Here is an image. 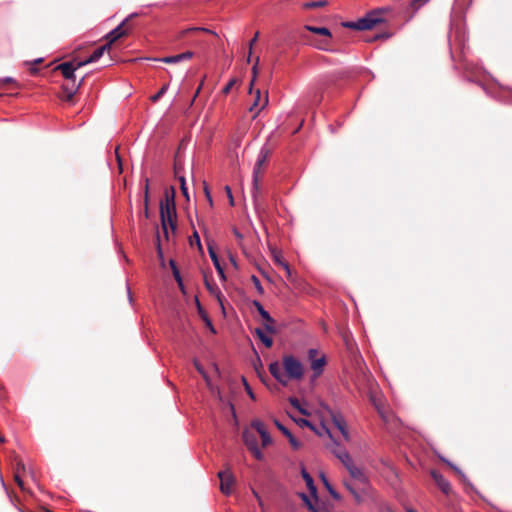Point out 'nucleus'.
<instances>
[{
    "label": "nucleus",
    "instance_id": "1",
    "mask_svg": "<svg viewBox=\"0 0 512 512\" xmlns=\"http://www.w3.org/2000/svg\"><path fill=\"white\" fill-rule=\"evenodd\" d=\"M272 154V149L264 145L258 154L256 163L253 168V186H252V197L255 207H259L261 204V187L260 181L264 174L266 164L269 157Z\"/></svg>",
    "mask_w": 512,
    "mask_h": 512
},
{
    "label": "nucleus",
    "instance_id": "2",
    "mask_svg": "<svg viewBox=\"0 0 512 512\" xmlns=\"http://www.w3.org/2000/svg\"><path fill=\"white\" fill-rule=\"evenodd\" d=\"M384 11V9L373 10L355 22H343L342 26L355 30H369L383 21L381 15Z\"/></svg>",
    "mask_w": 512,
    "mask_h": 512
},
{
    "label": "nucleus",
    "instance_id": "3",
    "mask_svg": "<svg viewBox=\"0 0 512 512\" xmlns=\"http://www.w3.org/2000/svg\"><path fill=\"white\" fill-rule=\"evenodd\" d=\"M282 366L285 371L287 380H300L304 375V367L302 363L292 355L283 357Z\"/></svg>",
    "mask_w": 512,
    "mask_h": 512
},
{
    "label": "nucleus",
    "instance_id": "4",
    "mask_svg": "<svg viewBox=\"0 0 512 512\" xmlns=\"http://www.w3.org/2000/svg\"><path fill=\"white\" fill-rule=\"evenodd\" d=\"M160 220L164 237L169 239L168 228L174 233L177 229V212L176 207H160Z\"/></svg>",
    "mask_w": 512,
    "mask_h": 512
},
{
    "label": "nucleus",
    "instance_id": "5",
    "mask_svg": "<svg viewBox=\"0 0 512 512\" xmlns=\"http://www.w3.org/2000/svg\"><path fill=\"white\" fill-rule=\"evenodd\" d=\"M305 30L312 32L314 34H319L325 37V39L320 40L319 42H315L314 45L316 48L321 50H329L330 39L332 38V34L330 30L326 27H316L312 25H305Z\"/></svg>",
    "mask_w": 512,
    "mask_h": 512
},
{
    "label": "nucleus",
    "instance_id": "6",
    "mask_svg": "<svg viewBox=\"0 0 512 512\" xmlns=\"http://www.w3.org/2000/svg\"><path fill=\"white\" fill-rule=\"evenodd\" d=\"M242 437H243V441H244L246 447L253 454V456L257 460H262L263 459V453L258 448L257 435L254 432H252V431L245 430L243 432Z\"/></svg>",
    "mask_w": 512,
    "mask_h": 512
},
{
    "label": "nucleus",
    "instance_id": "7",
    "mask_svg": "<svg viewBox=\"0 0 512 512\" xmlns=\"http://www.w3.org/2000/svg\"><path fill=\"white\" fill-rule=\"evenodd\" d=\"M308 359L311 362V369L313 371V377L317 378L323 372L324 366L326 365L325 357L319 356V352L316 349H310L308 351Z\"/></svg>",
    "mask_w": 512,
    "mask_h": 512
},
{
    "label": "nucleus",
    "instance_id": "8",
    "mask_svg": "<svg viewBox=\"0 0 512 512\" xmlns=\"http://www.w3.org/2000/svg\"><path fill=\"white\" fill-rule=\"evenodd\" d=\"M220 479V490L223 494L229 495L232 492V487L235 483L234 476L229 467L224 471L218 473Z\"/></svg>",
    "mask_w": 512,
    "mask_h": 512
},
{
    "label": "nucleus",
    "instance_id": "9",
    "mask_svg": "<svg viewBox=\"0 0 512 512\" xmlns=\"http://www.w3.org/2000/svg\"><path fill=\"white\" fill-rule=\"evenodd\" d=\"M252 304L256 308V310L259 312V314L262 317V319L264 320V329H265V331L267 333H271V334L275 333L276 332V329L274 327L275 320L264 309V307L262 306V304L259 301L254 300Z\"/></svg>",
    "mask_w": 512,
    "mask_h": 512
},
{
    "label": "nucleus",
    "instance_id": "10",
    "mask_svg": "<svg viewBox=\"0 0 512 512\" xmlns=\"http://www.w3.org/2000/svg\"><path fill=\"white\" fill-rule=\"evenodd\" d=\"M128 20L129 18L123 20L115 29L110 31L105 38L107 40H110V42H116L120 38L127 36L130 31V27L128 26Z\"/></svg>",
    "mask_w": 512,
    "mask_h": 512
},
{
    "label": "nucleus",
    "instance_id": "11",
    "mask_svg": "<svg viewBox=\"0 0 512 512\" xmlns=\"http://www.w3.org/2000/svg\"><path fill=\"white\" fill-rule=\"evenodd\" d=\"M78 62L79 61H77V60L64 62V63L59 64L56 67V69L62 73L64 78H66L68 80H72L74 82L75 81V71L81 67V66H78Z\"/></svg>",
    "mask_w": 512,
    "mask_h": 512
},
{
    "label": "nucleus",
    "instance_id": "12",
    "mask_svg": "<svg viewBox=\"0 0 512 512\" xmlns=\"http://www.w3.org/2000/svg\"><path fill=\"white\" fill-rule=\"evenodd\" d=\"M430 474L438 488L445 495H449L452 492L450 482L440 472H438L437 470H431Z\"/></svg>",
    "mask_w": 512,
    "mask_h": 512
},
{
    "label": "nucleus",
    "instance_id": "13",
    "mask_svg": "<svg viewBox=\"0 0 512 512\" xmlns=\"http://www.w3.org/2000/svg\"><path fill=\"white\" fill-rule=\"evenodd\" d=\"M349 472L350 476L363 484L362 492H366L368 488V478L360 467H357L354 463L351 464L348 468H346Z\"/></svg>",
    "mask_w": 512,
    "mask_h": 512
},
{
    "label": "nucleus",
    "instance_id": "14",
    "mask_svg": "<svg viewBox=\"0 0 512 512\" xmlns=\"http://www.w3.org/2000/svg\"><path fill=\"white\" fill-rule=\"evenodd\" d=\"M269 372L283 386H286L288 384L287 377L285 373L282 372V368L279 362H272L269 365Z\"/></svg>",
    "mask_w": 512,
    "mask_h": 512
},
{
    "label": "nucleus",
    "instance_id": "15",
    "mask_svg": "<svg viewBox=\"0 0 512 512\" xmlns=\"http://www.w3.org/2000/svg\"><path fill=\"white\" fill-rule=\"evenodd\" d=\"M194 56L192 51H186L173 56H166L158 60L166 64H176L184 60H190Z\"/></svg>",
    "mask_w": 512,
    "mask_h": 512
},
{
    "label": "nucleus",
    "instance_id": "16",
    "mask_svg": "<svg viewBox=\"0 0 512 512\" xmlns=\"http://www.w3.org/2000/svg\"><path fill=\"white\" fill-rule=\"evenodd\" d=\"M208 253H209V256L214 264V267L215 269L217 270L220 278L225 281L226 280V276H225V273H224V269L223 267L221 266L220 264V261H219V258L217 256V253L214 249V246H213V243H208Z\"/></svg>",
    "mask_w": 512,
    "mask_h": 512
},
{
    "label": "nucleus",
    "instance_id": "17",
    "mask_svg": "<svg viewBox=\"0 0 512 512\" xmlns=\"http://www.w3.org/2000/svg\"><path fill=\"white\" fill-rule=\"evenodd\" d=\"M204 284L210 294L215 296L219 304L223 307L224 296L218 286L213 282V280L208 279L207 276L204 277Z\"/></svg>",
    "mask_w": 512,
    "mask_h": 512
},
{
    "label": "nucleus",
    "instance_id": "18",
    "mask_svg": "<svg viewBox=\"0 0 512 512\" xmlns=\"http://www.w3.org/2000/svg\"><path fill=\"white\" fill-rule=\"evenodd\" d=\"M274 423L277 426V428L288 438V441L294 450H298L301 448L302 444L293 436V434L286 427H284L277 420H275Z\"/></svg>",
    "mask_w": 512,
    "mask_h": 512
},
{
    "label": "nucleus",
    "instance_id": "19",
    "mask_svg": "<svg viewBox=\"0 0 512 512\" xmlns=\"http://www.w3.org/2000/svg\"><path fill=\"white\" fill-rule=\"evenodd\" d=\"M301 476H302L303 480L305 481L306 486H307L308 490L310 491L311 495L316 496L317 488L314 484L313 478L306 471L304 466H301Z\"/></svg>",
    "mask_w": 512,
    "mask_h": 512
},
{
    "label": "nucleus",
    "instance_id": "20",
    "mask_svg": "<svg viewBox=\"0 0 512 512\" xmlns=\"http://www.w3.org/2000/svg\"><path fill=\"white\" fill-rule=\"evenodd\" d=\"M176 207L175 206V189L171 187L165 191V198L160 202V207Z\"/></svg>",
    "mask_w": 512,
    "mask_h": 512
},
{
    "label": "nucleus",
    "instance_id": "21",
    "mask_svg": "<svg viewBox=\"0 0 512 512\" xmlns=\"http://www.w3.org/2000/svg\"><path fill=\"white\" fill-rule=\"evenodd\" d=\"M103 49L97 48L86 60L79 61L78 66H85L89 63L96 62L103 56Z\"/></svg>",
    "mask_w": 512,
    "mask_h": 512
},
{
    "label": "nucleus",
    "instance_id": "22",
    "mask_svg": "<svg viewBox=\"0 0 512 512\" xmlns=\"http://www.w3.org/2000/svg\"><path fill=\"white\" fill-rule=\"evenodd\" d=\"M333 423L335 426L339 429L343 437L348 440L349 439V433L345 425V421L340 416H334L333 417Z\"/></svg>",
    "mask_w": 512,
    "mask_h": 512
},
{
    "label": "nucleus",
    "instance_id": "23",
    "mask_svg": "<svg viewBox=\"0 0 512 512\" xmlns=\"http://www.w3.org/2000/svg\"><path fill=\"white\" fill-rule=\"evenodd\" d=\"M255 334L257 335L259 340L265 345V347L270 348L273 345L272 338L267 336L263 329L256 328L255 329Z\"/></svg>",
    "mask_w": 512,
    "mask_h": 512
},
{
    "label": "nucleus",
    "instance_id": "24",
    "mask_svg": "<svg viewBox=\"0 0 512 512\" xmlns=\"http://www.w3.org/2000/svg\"><path fill=\"white\" fill-rule=\"evenodd\" d=\"M197 31H202V32H206V33H211L213 35H217L215 32H213L212 30H209L207 28H200V27H191V28H187V29H184L182 31H180L178 33V35L176 36L175 40H180L182 39L186 34L190 33V32H197Z\"/></svg>",
    "mask_w": 512,
    "mask_h": 512
},
{
    "label": "nucleus",
    "instance_id": "25",
    "mask_svg": "<svg viewBox=\"0 0 512 512\" xmlns=\"http://www.w3.org/2000/svg\"><path fill=\"white\" fill-rule=\"evenodd\" d=\"M337 458L340 460V462L343 464L345 468H348L351 464L354 463L350 454L347 451L341 452Z\"/></svg>",
    "mask_w": 512,
    "mask_h": 512
},
{
    "label": "nucleus",
    "instance_id": "26",
    "mask_svg": "<svg viewBox=\"0 0 512 512\" xmlns=\"http://www.w3.org/2000/svg\"><path fill=\"white\" fill-rule=\"evenodd\" d=\"M258 65H259V57H256L255 59V63L252 67V79H251V82H250V87H249V92L251 93L252 92V89H253V85L256 81V78H257V75H258Z\"/></svg>",
    "mask_w": 512,
    "mask_h": 512
},
{
    "label": "nucleus",
    "instance_id": "27",
    "mask_svg": "<svg viewBox=\"0 0 512 512\" xmlns=\"http://www.w3.org/2000/svg\"><path fill=\"white\" fill-rule=\"evenodd\" d=\"M289 402L290 404L296 408L302 415H309L308 411L306 409H304L303 407H301L300 403H299V400L295 397H291L289 399Z\"/></svg>",
    "mask_w": 512,
    "mask_h": 512
},
{
    "label": "nucleus",
    "instance_id": "28",
    "mask_svg": "<svg viewBox=\"0 0 512 512\" xmlns=\"http://www.w3.org/2000/svg\"><path fill=\"white\" fill-rule=\"evenodd\" d=\"M326 4H327L326 0L312 1V2L305 3L304 8L305 9H315V8L324 7Z\"/></svg>",
    "mask_w": 512,
    "mask_h": 512
},
{
    "label": "nucleus",
    "instance_id": "29",
    "mask_svg": "<svg viewBox=\"0 0 512 512\" xmlns=\"http://www.w3.org/2000/svg\"><path fill=\"white\" fill-rule=\"evenodd\" d=\"M190 245L193 246L194 244L198 247L200 251H202V245L200 241L199 234L196 230H194L192 236L189 239Z\"/></svg>",
    "mask_w": 512,
    "mask_h": 512
},
{
    "label": "nucleus",
    "instance_id": "30",
    "mask_svg": "<svg viewBox=\"0 0 512 512\" xmlns=\"http://www.w3.org/2000/svg\"><path fill=\"white\" fill-rule=\"evenodd\" d=\"M169 264L172 269L173 276H174L175 280L177 281L178 285H181V276H180V272L176 266V262L174 260H170Z\"/></svg>",
    "mask_w": 512,
    "mask_h": 512
},
{
    "label": "nucleus",
    "instance_id": "31",
    "mask_svg": "<svg viewBox=\"0 0 512 512\" xmlns=\"http://www.w3.org/2000/svg\"><path fill=\"white\" fill-rule=\"evenodd\" d=\"M251 426L252 428H254L256 430V432L260 435V434H264L267 430H266V427L265 425L259 421V420H255L251 423Z\"/></svg>",
    "mask_w": 512,
    "mask_h": 512
},
{
    "label": "nucleus",
    "instance_id": "32",
    "mask_svg": "<svg viewBox=\"0 0 512 512\" xmlns=\"http://www.w3.org/2000/svg\"><path fill=\"white\" fill-rule=\"evenodd\" d=\"M274 261L278 266L284 268L288 273H290L288 263L285 262L279 254L274 253Z\"/></svg>",
    "mask_w": 512,
    "mask_h": 512
},
{
    "label": "nucleus",
    "instance_id": "33",
    "mask_svg": "<svg viewBox=\"0 0 512 512\" xmlns=\"http://www.w3.org/2000/svg\"><path fill=\"white\" fill-rule=\"evenodd\" d=\"M323 483L328 490L329 494L336 500L340 499V495L332 488V486L329 484V482L326 480V478L322 475Z\"/></svg>",
    "mask_w": 512,
    "mask_h": 512
},
{
    "label": "nucleus",
    "instance_id": "34",
    "mask_svg": "<svg viewBox=\"0 0 512 512\" xmlns=\"http://www.w3.org/2000/svg\"><path fill=\"white\" fill-rule=\"evenodd\" d=\"M167 89L168 84L163 85L156 94L150 97V100L152 102H157L166 93Z\"/></svg>",
    "mask_w": 512,
    "mask_h": 512
},
{
    "label": "nucleus",
    "instance_id": "35",
    "mask_svg": "<svg viewBox=\"0 0 512 512\" xmlns=\"http://www.w3.org/2000/svg\"><path fill=\"white\" fill-rule=\"evenodd\" d=\"M429 0H412L410 3V7L412 12L415 13L420 7L426 4Z\"/></svg>",
    "mask_w": 512,
    "mask_h": 512
},
{
    "label": "nucleus",
    "instance_id": "36",
    "mask_svg": "<svg viewBox=\"0 0 512 512\" xmlns=\"http://www.w3.org/2000/svg\"><path fill=\"white\" fill-rule=\"evenodd\" d=\"M63 90L65 92V98L64 99L66 101H71L73 99V96H74L76 90L73 89V88H69L68 86H63Z\"/></svg>",
    "mask_w": 512,
    "mask_h": 512
},
{
    "label": "nucleus",
    "instance_id": "37",
    "mask_svg": "<svg viewBox=\"0 0 512 512\" xmlns=\"http://www.w3.org/2000/svg\"><path fill=\"white\" fill-rule=\"evenodd\" d=\"M179 181H180L181 192H182L183 196L186 198V200L189 201V194H188V189L186 187L185 178L180 177Z\"/></svg>",
    "mask_w": 512,
    "mask_h": 512
},
{
    "label": "nucleus",
    "instance_id": "38",
    "mask_svg": "<svg viewBox=\"0 0 512 512\" xmlns=\"http://www.w3.org/2000/svg\"><path fill=\"white\" fill-rule=\"evenodd\" d=\"M251 280H252L257 292L262 295L264 293V289L260 283V280L255 275H253L251 277Z\"/></svg>",
    "mask_w": 512,
    "mask_h": 512
},
{
    "label": "nucleus",
    "instance_id": "39",
    "mask_svg": "<svg viewBox=\"0 0 512 512\" xmlns=\"http://www.w3.org/2000/svg\"><path fill=\"white\" fill-rule=\"evenodd\" d=\"M260 99H261V93H260V90L257 89L255 91V99H254V102L252 104V106L250 107V111H254L255 109H257V107L259 106V102H260Z\"/></svg>",
    "mask_w": 512,
    "mask_h": 512
},
{
    "label": "nucleus",
    "instance_id": "40",
    "mask_svg": "<svg viewBox=\"0 0 512 512\" xmlns=\"http://www.w3.org/2000/svg\"><path fill=\"white\" fill-rule=\"evenodd\" d=\"M237 80L235 78L231 79L226 85L225 87L222 89V93L224 95H227L231 89L233 88V86L236 84Z\"/></svg>",
    "mask_w": 512,
    "mask_h": 512
},
{
    "label": "nucleus",
    "instance_id": "41",
    "mask_svg": "<svg viewBox=\"0 0 512 512\" xmlns=\"http://www.w3.org/2000/svg\"><path fill=\"white\" fill-rule=\"evenodd\" d=\"M294 421L301 427H309L310 429H314L313 425L306 419L300 418L298 420L294 419Z\"/></svg>",
    "mask_w": 512,
    "mask_h": 512
},
{
    "label": "nucleus",
    "instance_id": "42",
    "mask_svg": "<svg viewBox=\"0 0 512 512\" xmlns=\"http://www.w3.org/2000/svg\"><path fill=\"white\" fill-rule=\"evenodd\" d=\"M260 437L262 439V446L263 447H266V446H268L271 443V438H270V436H269L267 431L264 434H260Z\"/></svg>",
    "mask_w": 512,
    "mask_h": 512
},
{
    "label": "nucleus",
    "instance_id": "43",
    "mask_svg": "<svg viewBox=\"0 0 512 512\" xmlns=\"http://www.w3.org/2000/svg\"><path fill=\"white\" fill-rule=\"evenodd\" d=\"M25 471V465L24 463L22 462L21 459H16V467H15V472H18V474H21L22 472Z\"/></svg>",
    "mask_w": 512,
    "mask_h": 512
},
{
    "label": "nucleus",
    "instance_id": "44",
    "mask_svg": "<svg viewBox=\"0 0 512 512\" xmlns=\"http://www.w3.org/2000/svg\"><path fill=\"white\" fill-rule=\"evenodd\" d=\"M14 480L15 482L17 483V485L19 486V488L24 491L25 488H24V483H23V480L21 479V476L20 474H18V472H15L14 473Z\"/></svg>",
    "mask_w": 512,
    "mask_h": 512
},
{
    "label": "nucleus",
    "instance_id": "45",
    "mask_svg": "<svg viewBox=\"0 0 512 512\" xmlns=\"http://www.w3.org/2000/svg\"><path fill=\"white\" fill-rule=\"evenodd\" d=\"M194 366H195L196 370L206 379L207 375L204 371V368L197 360H194Z\"/></svg>",
    "mask_w": 512,
    "mask_h": 512
},
{
    "label": "nucleus",
    "instance_id": "46",
    "mask_svg": "<svg viewBox=\"0 0 512 512\" xmlns=\"http://www.w3.org/2000/svg\"><path fill=\"white\" fill-rule=\"evenodd\" d=\"M204 193H205V196H206V198H207V200L209 202V205L213 206L212 196H211L209 188H208V186L206 184L204 185Z\"/></svg>",
    "mask_w": 512,
    "mask_h": 512
},
{
    "label": "nucleus",
    "instance_id": "47",
    "mask_svg": "<svg viewBox=\"0 0 512 512\" xmlns=\"http://www.w3.org/2000/svg\"><path fill=\"white\" fill-rule=\"evenodd\" d=\"M1 85L14 84L17 86L16 81L12 77H6L0 80Z\"/></svg>",
    "mask_w": 512,
    "mask_h": 512
},
{
    "label": "nucleus",
    "instance_id": "48",
    "mask_svg": "<svg viewBox=\"0 0 512 512\" xmlns=\"http://www.w3.org/2000/svg\"><path fill=\"white\" fill-rule=\"evenodd\" d=\"M225 191L227 193V197L229 199L230 205L233 206L234 205V199H233L230 187L229 186H225Z\"/></svg>",
    "mask_w": 512,
    "mask_h": 512
},
{
    "label": "nucleus",
    "instance_id": "49",
    "mask_svg": "<svg viewBox=\"0 0 512 512\" xmlns=\"http://www.w3.org/2000/svg\"><path fill=\"white\" fill-rule=\"evenodd\" d=\"M196 304H197L198 313L200 314V316H201L203 319H205V315H207V314H206V312L204 311L203 307L201 306V304H200V302H199L198 298H196Z\"/></svg>",
    "mask_w": 512,
    "mask_h": 512
},
{
    "label": "nucleus",
    "instance_id": "50",
    "mask_svg": "<svg viewBox=\"0 0 512 512\" xmlns=\"http://www.w3.org/2000/svg\"><path fill=\"white\" fill-rule=\"evenodd\" d=\"M157 254H158L160 259H163V252H162V248H161V245H160V236H159V234H157Z\"/></svg>",
    "mask_w": 512,
    "mask_h": 512
},
{
    "label": "nucleus",
    "instance_id": "51",
    "mask_svg": "<svg viewBox=\"0 0 512 512\" xmlns=\"http://www.w3.org/2000/svg\"><path fill=\"white\" fill-rule=\"evenodd\" d=\"M267 103H268V94L266 93L262 106L256 110L253 118H255L258 115V113L261 111V109H263L267 105Z\"/></svg>",
    "mask_w": 512,
    "mask_h": 512
},
{
    "label": "nucleus",
    "instance_id": "52",
    "mask_svg": "<svg viewBox=\"0 0 512 512\" xmlns=\"http://www.w3.org/2000/svg\"><path fill=\"white\" fill-rule=\"evenodd\" d=\"M244 384H245V389H246L247 394L250 396L251 399L254 400L255 399V395L252 392V389L250 388V386L248 385V383L246 382L245 379H244Z\"/></svg>",
    "mask_w": 512,
    "mask_h": 512
},
{
    "label": "nucleus",
    "instance_id": "53",
    "mask_svg": "<svg viewBox=\"0 0 512 512\" xmlns=\"http://www.w3.org/2000/svg\"><path fill=\"white\" fill-rule=\"evenodd\" d=\"M258 37H259V32L257 31L254 35V37L250 40L249 42V50H252L253 49V46L254 44L257 42L258 40Z\"/></svg>",
    "mask_w": 512,
    "mask_h": 512
},
{
    "label": "nucleus",
    "instance_id": "54",
    "mask_svg": "<svg viewBox=\"0 0 512 512\" xmlns=\"http://www.w3.org/2000/svg\"><path fill=\"white\" fill-rule=\"evenodd\" d=\"M113 43L114 42H110V40H107V43L100 47L101 49H103V53L110 51Z\"/></svg>",
    "mask_w": 512,
    "mask_h": 512
},
{
    "label": "nucleus",
    "instance_id": "55",
    "mask_svg": "<svg viewBox=\"0 0 512 512\" xmlns=\"http://www.w3.org/2000/svg\"><path fill=\"white\" fill-rule=\"evenodd\" d=\"M301 498L308 508H310V505H313L306 494L302 493Z\"/></svg>",
    "mask_w": 512,
    "mask_h": 512
},
{
    "label": "nucleus",
    "instance_id": "56",
    "mask_svg": "<svg viewBox=\"0 0 512 512\" xmlns=\"http://www.w3.org/2000/svg\"><path fill=\"white\" fill-rule=\"evenodd\" d=\"M204 320H205V322H206V325L210 328V330H211L213 333H215V329H214V327H213V325H212V322H211V320L208 318V316H207V315H205V319H204Z\"/></svg>",
    "mask_w": 512,
    "mask_h": 512
},
{
    "label": "nucleus",
    "instance_id": "57",
    "mask_svg": "<svg viewBox=\"0 0 512 512\" xmlns=\"http://www.w3.org/2000/svg\"><path fill=\"white\" fill-rule=\"evenodd\" d=\"M388 36L387 35H384V34H376L373 36L372 39H368L367 41H375V40H378V39H382V38H387Z\"/></svg>",
    "mask_w": 512,
    "mask_h": 512
},
{
    "label": "nucleus",
    "instance_id": "58",
    "mask_svg": "<svg viewBox=\"0 0 512 512\" xmlns=\"http://www.w3.org/2000/svg\"><path fill=\"white\" fill-rule=\"evenodd\" d=\"M354 499L356 500L357 503H361L362 502V497L360 495V493L358 491H356L355 493L352 494Z\"/></svg>",
    "mask_w": 512,
    "mask_h": 512
},
{
    "label": "nucleus",
    "instance_id": "59",
    "mask_svg": "<svg viewBox=\"0 0 512 512\" xmlns=\"http://www.w3.org/2000/svg\"><path fill=\"white\" fill-rule=\"evenodd\" d=\"M144 195H149V179L145 178Z\"/></svg>",
    "mask_w": 512,
    "mask_h": 512
},
{
    "label": "nucleus",
    "instance_id": "60",
    "mask_svg": "<svg viewBox=\"0 0 512 512\" xmlns=\"http://www.w3.org/2000/svg\"><path fill=\"white\" fill-rule=\"evenodd\" d=\"M345 487L348 489V491L353 494L355 493L357 490L349 483H345Z\"/></svg>",
    "mask_w": 512,
    "mask_h": 512
},
{
    "label": "nucleus",
    "instance_id": "61",
    "mask_svg": "<svg viewBox=\"0 0 512 512\" xmlns=\"http://www.w3.org/2000/svg\"><path fill=\"white\" fill-rule=\"evenodd\" d=\"M345 451H346L345 449H342V448H340V447H337V448H335L332 452H333V454H334L336 457H338V455H339L341 452H345Z\"/></svg>",
    "mask_w": 512,
    "mask_h": 512
},
{
    "label": "nucleus",
    "instance_id": "62",
    "mask_svg": "<svg viewBox=\"0 0 512 512\" xmlns=\"http://www.w3.org/2000/svg\"><path fill=\"white\" fill-rule=\"evenodd\" d=\"M253 494H254V497H256V499L258 500L259 506L263 507V502H262L261 497L259 496V494L255 490H253Z\"/></svg>",
    "mask_w": 512,
    "mask_h": 512
},
{
    "label": "nucleus",
    "instance_id": "63",
    "mask_svg": "<svg viewBox=\"0 0 512 512\" xmlns=\"http://www.w3.org/2000/svg\"><path fill=\"white\" fill-rule=\"evenodd\" d=\"M83 82H84V77L81 80H79V83L77 85H73L72 88L77 91L82 86Z\"/></svg>",
    "mask_w": 512,
    "mask_h": 512
},
{
    "label": "nucleus",
    "instance_id": "64",
    "mask_svg": "<svg viewBox=\"0 0 512 512\" xmlns=\"http://www.w3.org/2000/svg\"><path fill=\"white\" fill-rule=\"evenodd\" d=\"M234 235L238 240H241L243 238L242 234L236 229H234Z\"/></svg>",
    "mask_w": 512,
    "mask_h": 512
}]
</instances>
